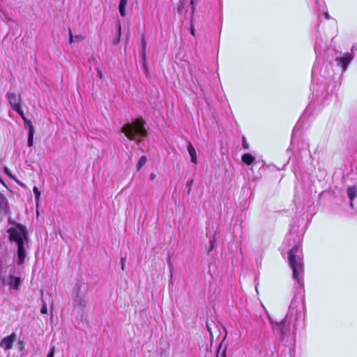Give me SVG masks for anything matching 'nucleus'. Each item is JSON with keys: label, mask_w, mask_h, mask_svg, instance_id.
I'll return each instance as SVG.
<instances>
[{"label": "nucleus", "mask_w": 357, "mask_h": 357, "mask_svg": "<svg viewBox=\"0 0 357 357\" xmlns=\"http://www.w3.org/2000/svg\"><path fill=\"white\" fill-rule=\"evenodd\" d=\"M97 76H98L100 79H101V78L102 77V73L101 70H98V71H97Z\"/></svg>", "instance_id": "7c9ffc66"}, {"label": "nucleus", "mask_w": 357, "mask_h": 357, "mask_svg": "<svg viewBox=\"0 0 357 357\" xmlns=\"http://www.w3.org/2000/svg\"><path fill=\"white\" fill-rule=\"evenodd\" d=\"M188 151L189 153V155L190 156L191 162L194 164L197 163V153L196 150L192 146V144L189 142L187 146Z\"/></svg>", "instance_id": "9d476101"}, {"label": "nucleus", "mask_w": 357, "mask_h": 357, "mask_svg": "<svg viewBox=\"0 0 357 357\" xmlns=\"http://www.w3.org/2000/svg\"><path fill=\"white\" fill-rule=\"evenodd\" d=\"M354 50H357V43L353 45L351 52H347L335 56V62L337 66L340 68L342 73H344L347 70L348 66L353 60V51Z\"/></svg>", "instance_id": "39448f33"}, {"label": "nucleus", "mask_w": 357, "mask_h": 357, "mask_svg": "<svg viewBox=\"0 0 357 357\" xmlns=\"http://www.w3.org/2000/svg\"><path fill=\"white\" fill-rule=\"evenodd\" d=\"M156 175L154 173H151L150 175H149V178L151 181H153L155 178Z\"/></svg>", "instance_id": "c85d7f7f"}, {"label": "nucleus", "mask_w": 357, "mask_h": 357, "mask_svg": "<svg viewBox=\"0 0 357 357\" xmlns=\"http://www.w3.org/2000/svg\"><path fill=\"white\" fill-rule=\"evenodd\" d=\"M347 195H348V197L349 198V199L351 200L350 204L352 206H353L352 202L354 199V198L357 196V188L354 185L349 186L347 188Z\"/></svg>", "instance_id": "f8f14e48"}, {"label": "nucleus", "mask_w": 357, "mask_h": 357, "mask_svg": "<svg viewBox=\"0 0 357 357\" xmlns=\"http://www.w3.org/2000/svg\"><path fill=\"white\" fill-rule=\"evenodd\" d=\"M300 121H298L292 132V139L296 137L297 130L299 129Z\"/></svg>", "instance_id": "4be33fe9"}, {"label": "nucleus", "mask_w": 357, "mask_h": 357, "mask_svg": "<svg viewBox=\"0 0 357 357\" xmlns=\"http://www.w3.org/2000/svg\"><path fill=\"white\" fill-rule=\"evenodd\" d=\"M242 146L244 149H249V144L246 141V138L243 136L242 137Z\"/></svg>", "instance_id": "5701e85b"}, {"label": "nucleus", "mask_w": 357, "mask_h": 357, "mask_svg": "<svg viewBox=\"0 0 357 357\" xmlns=\"http://www.w3.org/2000/svg\"><path fill=\"white\" fill-rule=\"evenodd\" d=\"M192 183H193L192 180L188 181L186 183V186L188 188V193H190V192L191 190V186H192Z\"/></svg>", "instance_id": "bb28decb"}, {"label": "nucleus", "mask_w": 357, "mask_h": 357, "mask_svg": "<svg viewBox=\"0 0 357 357\" xmlns=\"http://www.w3.org/2000/svg\"><path fill=\"white\" fill-rule=\"evenodd\" d=\"M302 236L291 231L287 236L284 243L289 246L292 245L288 252V262L293 272V278L295 280L296 292L293 298L288 312L283 320L278 323L274 330L280 335V340H283L287 332L290 330V325H293V332L301 326L305 321V306L303 296L304 287V265L302 251Z\"/></svg>", "instance_id": "f257e3e1"}, {"label": "nucleus", "mask_w": 357, "mask_h": 357, "mask_svg": "<svg viewBox=\"0 0 357 357\" xmlns=\"http://www.w3.org/2000/svg\"><path fill=\"white\" fill-rule=\"evenodd\" d=\"M54 351H55V347H54V346H53L51 347L50 350L49 351V352L47 355V357H54Z\"/></svg>", "instance_id": "b1692460"}, {"label": "nucleus", "mask_w": 357, "mask_h": 357, "mask_svg": "<svg viewBox=\"0 0 357 357\" xmlns=\"http://www.w3.org/2000/svg\"><path fill=\"white\" fill-rule=\"evenodd\" d=\"M6 98L12 109L17 114L23 111L22 109V97L20 93L17 94L14 92H8Z\"/></svg>", "instance_id": "423d86ee"}, {"label": "nucleus", "mask_w": 357, "mask_h": 357, "mask_svg": "<svg viewBox=\"0 0 357 357\" xmlns=\"http://www.w3.org/2000/svg\"><path fill=\"white\" fill-rule=\"evenodd\" d=\"M16 340V334L13 333L11 335L3 337L0 342V347L5 350H9L13 347V344Z\"/></svg>", "instance_id": "6e6552de"}, {"label": "nucleus", "mask_w": 357, "mask_h": 357, "mask_svg": "<svg viewBox=\"0 0 357 357\" xmlns=\"http://www.w3.org/2000/svg\"><path fill=\"white\" fill-rule=\"evenodd\" d=\"M33 192L34 194L36 206H38V204H39V201H40V192L36 186H34L33 188Z\"/></svg>", "instance_id": "a211bd4d"}, {"label": "nucleus", "mask_w": 357, "mask_h": 357, "mask_svg": "<svg viewBox=\"0 0 357 357\" xmlns=\"http://www.w3.org/2000/svg\"><path fill=\"white\" fill-rule=\"evenodd\" d=\"M69 36H70V38H69V43L70 44H72L73 43L75 42V41H82L83 40L85 37L82 35H76L75 36H73V33H72V31L70 30V32H69Z\"/></svg>", "instance_id": "2eb2a0df"}, {"label": "nucleus", "mask_w": 357, "mask_h": 357, "mask_svg": "<svg viewBox=\"0 0 357 357\" xmlns=\"http://www.w3.org/2000/svg\"><path fill=\"white\" fill-rule=\"evenodd\" d=\"M86 301L82 296H80L79 294H77L75 298V304L79 307L82 310H83L86 307Z\"/></svg>", "instance_id": "4468645a"}, {"label": "nucleus", "mask_w": 357, "mask_h": 357, "mask_svg": "<svg viewBox=\"0 0 357 357\" xmlns=\"http://www.w3.org/2000/svg\"><path fill=\"white\" fill-rule=\"evenodd\" d=\"M316 69H317V64L314 63L312 70V81L314 80L315 75H316Z\"/></svg>", "instance_id": "a878e982"}, {"label": "nucleus", "mask_w": 357, "mask_h": 357, "mask_svg": "<svg viewBox=\"0 0 357 357\" xmlns=\"http://www.w3.org/2000/svg\"><path fill=\"white\" fill-rule=\"evenodd\" d=\"M22 283V278L20 277H16L13 275H10L7 280V284L10 289L15 290H19Z\"/></svg>", "instance_id": "1a4fd4ad"}, {"label": "nucleus", "mask_w": 357, "mask_h": 357, "mask_svg": "<svg viewBox=\"0 0 357 357\" xmlns=\"http://www.w3.org/2000/svg\"><path fill=\"white\" fill-rule=\"evenodd\" d=\"M122 132L132 140H140L146 137V132L143 122L137 120L132 123H126L122 128Z\"/></svg>", "instance_id": "7ed1b4c3"}, {"label": "nucleus", "mask_w": 357, "mask_h": 357, "mask_svg": "<svg viewBox=\"0 0 357 357\" xmlns=\"http://www.w3.org/2000/svg\"><path fill=\"white\" fill-rule=\"evenodd\" d=\"M147 161L146 157L142 155L139 158L137 164V170L139 171L141 168L146 164Z\"/></svg>", "instance_id": "f3484780"}, {"label": "nucleus", "mask_w": 357, "mask_h": 357, "mask_svg": "<svg viewBox=\"0 0 357 357\" xmlns=\"http://www.w3.org/2000/svg\"><path fill=\"white\" fill-rule=\"evenodd\" d=\"M8 222L12 224V226L7 230L8 238L10 242L15 243L17 246V260L16 262L18 265H21L24 264L26 256L25 246L28 241L27 231L26 228L22 225L16 222H11L10 218Z\"/></svg>", "instance_id": "f03ea898"}, {"label": "nucleus", "mask_w": 357, "mask_h": 357, "mask_svg": "<svg viewBox=\"0 0 357 357\" xmlns=\"http://www.w3.org/2000/svg\"><path fill=\"white\" fill-rule=\"evenodd\" d=\"M190 3H191V4H192V3H193V0H191Z\"/></svg>", "instance_id": "c9c22d12"}, {"label": "nucleus", "mask_w": 357, "mask_h": 357, "mask_svg": "<svg viewBox=\"0 0 357 357\" xmlns=\"http://www.w3.org/2000/svg\"><path fill=\"white\" fill-rule=\"evenodd\" d=\"M128 0H120L119 9L120 15L122 17H124L126 15V6L127 5Z\"/></svg>", "instance_id": "dca6fc26"}, {"label": "nucleus", "mask_w": 357, "mask_h": 357, "mask_svg": "<svg viewBox=\"0 0 357 357\" xmlns=\"http://www.w3.org/2000/svg\"><path fill=\"white\" fill-rule=\"evenodd\" d=\"M310 3L315 7H320L322 3V0H309Z\"/></svg>", "instance_id": "aec40b11"}, {"label": "nucleus", "mask_w": 357, "mask_h": 357, "mask_svg": "<svg viewBox=\"0 0 357 357\" xmlns=\"http://www.w3.org/2000/svg\"><path fill=\"white\" fill-rule=\"evenodd\" d=\"M323 76L325 77V76H326V75H323ZM327 76L331 77H333V75H331L330 73H328L327 74Z\"/></svg>", "instance_id": "72a5a7b5"}, {"label": "nucleus", "mask_w": 357, "mask_h": 357, "mask_svg": "<svg viewBox=\"0 0 357 357\" xmlns=\"http://www.w3.org/2000/svg\"><path fill=\"white\" fill-rule=\"evenodd\" d=\"M314 52L317 58H322L324 60L328 62H331V61L334 59V62L335 63L336 68H337V70L340 71V75L343 74L341 73L340 68L337 66L335 62V56H338L337 52L334 48L332 47L324 48L321 42L319 40L318 36H317L314 45ZM330 65H332V63H330Z\"/></svg>", "instance_id": "20e7f679"}, {"label": "nucleus", "mask_w": 357, "mask_h": 357, "mask_svg": "<svg viewBox=\"0 0 357 357\" xmlns=\"http://www.w3.org/2000/svg\"><path fill=\"white\" fill-rule=\"evenodd\" d=\"M119 34L120 36H121V25L120 24L119 25Z\"/></svg>", "instance_id": "f704fd0d"}, {"label": "nucleus", "mask_w": 357, "mask_h": 357, "mask_svg": "<svg viewBox=\"0 0 357 357\" xmlns=\"http://www.w3.org/2000/svg\"><path fill=\"white\" fill-rule=\"evenodd\" d=\"M40 312L42 314H47V304L43 303V306L41 307V309H40Z\"/></svg>", "instance_id": "393cba45"}, {"label": "nucleus", "mask_w": 357, "mask_h": 357, "mask_svg": "<svg viewBox=\"0 0 357 357\" xmlns=\"http://www.w3.org/2000/svg\"><path fill=\"white\" fill-rule=\"evenodd\" d=\"M125 261H126V258H122L121 259V269L123 271L124 268H125Z\"/></svg>", "instance_id": "cd10ccee"}, {"label": "nucleus", "mask_w": 357, "mask_h": 357, "mask_svg": "<svg viewBox=\"0 0 357 357\" xmlns=\"http://www.w3.org/2000/svg\"><path fill=\"white\" fill-rule=\"evenodd\" d=\"M4 172H5L6 174H7L8 175L10 176L9 170H8V169L7 167L4 168Z\"/></svg>", "instance_id": "2f4dec72"}, {"label": "nucleus", "mask_w": 357, "mask_h": 357, "mask_svg": "<svg viewBox=\"0 0 357 357\" xmlns=\"http://www.w3.org/2000/svg\"><path fill=\"white\" fill-rule=\"evenodd\" d=\"M18 114L21 116V118L22 119L24 123V126L26 128H28V132H31V131H35V128L32 124V122L31 120L28 119L24 114V112L22 111L20 112V113H18Z\"/></svg>", "instance_id": "9b49d317"}, {"label": "nucleus", "mask_w": 357, "mask_h": 357, "mask_svg": "<svg viewBox=\"0 0 357 357\" xmlns=\"http://www.w3.org/2000/svg\"><path fill=\"white\" fill-rule=\"evenodd\" d=\"M324 17L326 20H329L331 18V16L328 11L324 12Z\"/></svg>", "instance_id": "c756f323"}, {"label": "nucleus", "mask_w": 357, "mask_h": 357, "mask_svg": "<svg viewBox=\"0 0 357 357\" xmlns=\"http://www.w3.org/2000/svg\"><path fill=\"white\" fill-rule=\"evenodd\" d=\"M209 243H210V248L208 249V252H211L215 246V236H213L212 238L210 239Z\"/></svg>", "instance_id": "412c9836"}, {"label": "nucleus", "mask_w": 357, "mask_h": 357, "mask_svg": "<svg viewBox=\"0 0 357 357\" xmlns=\"http://www.w3.org/2000/svg\"><path fill=\"white\" fill-rule=\"evenodd\" d=\"M11 213L8 199L0 193V215L2 216H10Z\"/></svg>", "instance_id": "0eeeda50"}, {"label": "nucleus", "mask_w": 357, "mask_h": 357, "mask_svg": "<svg viewBox=\"0 0 357 357\" xmlns=\"http://www.w3.org/2000/svg\"><path fill=\"white\" fill-rule=\"evenodd\" d=\"M34 134L35 131L28 132L27 145L29 147H32L33 146Z\"/></svg>", "instance_id": "6ab92c4d"}, {"label": "nucleus", "mask_w": 357, "mask_h": 357, "mask_svg": "<svg viewBox=\"0 0 357 357\" xmlns=\"http://www.w3.org/2000/svg\"><path fill=\"white\" fill-rule=\"evenodd\" d=\"M190 33L192 36H195V29L192 27L191 28Z\"/></svg>", "instance_id": "473e14b6"}, {"label": "nucleus", "mask_w": 357, "mask_h": 357, "mask_svg": "<svg viewBox=\"0 0 357 357\" xmlns=\"http://www.w3.org/2000/svg\"><path fill=\"white\" fill-rule=\"evenodd\" d=\"M241 160L243 163L250 165L255 160V158L250 153H245L242 155Z\"/></svg>", "instance_id": "ddd939ff"}]
</instances>
